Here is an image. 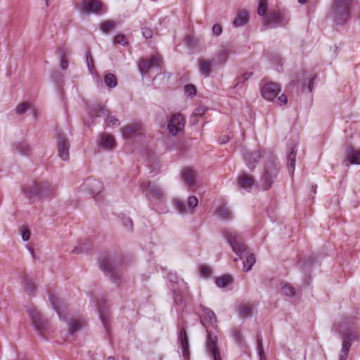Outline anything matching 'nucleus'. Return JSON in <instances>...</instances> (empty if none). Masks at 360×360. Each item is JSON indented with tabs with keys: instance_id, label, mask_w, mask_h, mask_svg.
<instances>
[{
	"instance_id": "obj_25",
	"label": "nucleus",
	"mask_w": 360,
	"mask_h": 360,
	"mask_svg": "<svg viewBox=\"0 0 360 360\" xmlns=\"http://www.w3.org/2000/svg\"><path fill=\"white\" fill-rule=\"evenodd\" d=\"M255 179L252 176L246 173H242L238 178V184L240 188L244 189H250L255 183Z\"/></svg>"
},
{
	"instance_id": "obj_1",
	"label": "nucleus",
	"mask_w": 360,
	"mask_h": 360,
	"mask_svg": "<svg viewBox=\"0 0 360 360\" xmlns=\"http://www.w3.org/2000/svg\"><path fill=\"white\" fill-rule=\"evenodd\" d=\"M200 322L202 326L207 328L210 325H212L217 322L215 314L210 309L205 308L203 309V314L200 317ZM206 332L207 333V338L205 347L207 354L210 356L213 360H221L217 336L212 335L208 329H206Z\"/></svg>"
},
{
	"instance_id": "obj_56",
	"label": "nucleus",
	"mask_w": 360,
	"mask_h": 360,
	"mask_svg": "<svg viewBox=\"0 0 360 360\" xmlns=\"http://www.w3.org/2000/svg\"><path fill=\"white\" fill-rule=\"evenodd\" d=\"M60 66H61L62 69H63V70H66L68 68V62L65 58H62L61 62H60Z\"/></svg>"
},
{
	"instance_id": "obj_58",
	"label": "nucleus",
	"mask_w": 360,
	"mask_h": 360,
	"mask_svg": "<svg viewBox=\"0 0 360 360\" xmlns=\"http://www.w3.org/2000/svg\"><path fill=\"white\" fill-rule=\"evenodd\" d=\"M316 75H314L311 77V79H310V81H309V84H308V89H309V91H312V90H313V84H314V81L316 79Z\"/></svg>"
},
{
	"instance_id": "obj_39",
	"label": "nucleus",
	"mask_w": 360,
	"mask_h": 360,
	"mask_svg": "<svg viewBox=\"0 0 360 360\" xmlns=\"http://www.w3.org/2000/svg\"><path fill=\"white\" fill-rule=\"evenodd\" d=\"M146 22H141V30L143 37L146 39H151L153 37L154 31L151 28L145 26Z\"/></svg>"
},
{
	"instance_id": "obj_43",
	"label": "nucleus",
	"mask_w": 360,
	"mask_h": 360,
	"mask_svg": "<svg viewBox=\"0 0 360 360\" xmlns=\"http://www.w3.org/2000/svg\"><path fill=\"white\" fill-rule=\"evenodd\" d=\"M114 27H115V22L111 20H107V21L103 22L101 24V30L105 33H108L110 30L113 29Z\"/></svg>"
},
{
	"instance_id": "obj_42",
	"label": "nucleus",
	"mask_w": 360,
	"mask_h": 360,
	"mask_svg": "<svg viewBox=\"0 0 360 360\" xmlns=\"http://www.w3.org/2000/svg\"><path fill=\"white\" fill-rule=\"evenodd\" d=\"M98 310L100 315V319L102 321V323L105 328L106 329V331L108 333V314H105L104 311H102L101 307L98 305Z\"/></svg>"
},
{
	"instance_id": "obj_16",
	"label": "nucleus",
	"mask_w": 360,
	"mask_h": 360,
	"mask_svg": "<svg viewBox=\"0 0 360 360\" xmlns=\"http://www.w3.org/2000/svg\"><path fill=\"white\" fill-rule=\"evenodd\" d=\"M283 13L280 11H270L264 18V23L272 25H283L287 23Z\"/></svg>"
},
{
	"instance_id": "obj_9",
	"label": "nucleus",
	"mask_w": 360,
	"mask_h": 360,
	"mask_svg": "<svg viewBox=\"0 0 360 360\" xmlns=\"http://www.w3.org/2000/svg\"><path fill=\"white\" fill-rule=\"evenodd\" d=\"M99 266L104 272L110 274L113 281H116L120 278L118 275L120 266L111 258L108 257V256H103L101 257Z\"/></svg>"
},
{
	"instance_id": "obj_12",
	"label": "nucleus",
	"mask_w": 360,
	"mask_h": 360,
	"mask_svg": "<svg viewBox=\"0 0 360 360\" xmlns=\"http://www.w3.org/2000/svg\"><path fill=\"white\" fill-rule=\"evenodd\" d=\"M57 146L60 158L63 160H68L69 158L70 143L65 135L61 131H58Z\"/></svg>"
},
{
	"instance_id": "obj_8",
	"label": "nucleus",
	"mask_w": 360,
	"mask_h": 360,
	"mask_svg": "<svg viewBox=\"0 0 360 360\" xmlns=\"http://www.w3.org/2000/svg\"><path fill=\"white\" fill-rule=\"evenodd\" d=\"M277 173L278 169L274 161H270L266 164L264 171L261 177L262 186L264 190H268L271 188L277 176Z\"/></svg>"
},
{
	"instance_id": "obj_5",
	"label": "nucleus",
	"mask_w": 360,
	"mask_h": 360,
	"mask_svg": "<svg viewBox=\"0 0 360 360\" xmlns=\"http://www.w3.org/2000/svg\"><path fill=\"white\" fill-rule=\"evenodd\" d=\"M335 330L342 335V340H348L352 344L353 341L358 340L359 333L356 326V320L353 318L345 319L341 329L334 326Z\"/></svg>"
},
{
	"instance_id": "obj_34",
	"label": "nucleus",
	"mask_w": 360,
	"mask_h": 360,
	"mask_svg": "<svg viewBox=\"0 0 360 360\" xmlns=\"http://www.w3.org/2000/svg\"><path fill=\"white\" fill-rule=\"evenodd\" d=\"M252 307L249 304H241L238 307V314L240 317L245 318L251 316Z\"/></svg>"
},
{
	"instance_id": "obj_52",
	"label": "nucleus",
	"mask_w": 360,
	"mask_h": 360,
	"mask_svg": "<svg viewBox=\"0 0 360 360\" xmlns=\"http://www.w3.org/2000/svg\"><path fill=\"white\" fill-rule=\"evenodd\" d=\"M233 337L236 340V341L238 342V343H242L243 342V335L241 334V333L238 330H235L233 332Z\"/></svg>"
},
{
	"instance_id": "obj_40",
	"label": "nucleus",
	"mask_w": 360,
	"mask_h": 360,
	"mask_svg": "<svg viewBox=\"0 0 360 360\" xmlns=\"http://www.w3.org/2000/svg\"><path fill=\"white\" fill-rule=\"evenodd\" d=\"M281 293L286 296H293L295 295V290L291 285L285 283L282 286Z\"/></svg>"
},
{
	"instance_id": "obj_15",
	"label": "nucleus",
	"mask_w": 360,
	"mask_h": 360,
	"mask_svg": "<svg viewBox=\"0 0 360 360\" xmlns=\"http://www.w3.org/2000/svg\"><path fill=\"white\" fill-rule=\"evenodd\" d=\"M160 61H162V58L160 56H153L150 59H141L138 67L141 75L147 74L151 68L158 67Z\"/></svg>"
},
{
	"instance_id": "obj_31",
	"label": "nucleus",
	"mask_w": 360,
	"mask_h": 360,
	"mask_svg": "<svg viewBox=\"0 0 360 360\" xmlns=\"http://www.w3.org/2000/svg\"><path fill=\"white\" fill-rule=\"evenodd\" d=\"M297 150L295 147L292 148L290 152L288 155V167L289 172L292 174L295 170V158Z\"/></svg>"
},
{
	"instance_id": "obj_44",
	"label": "nucleus",
	"mask_w": 360,
	"mask_h": 360,
	"mask_svg": "<svg viewBox=\"0 0 360 360\" xmlns=\"http://www.w3.org/2000/svg\"><path fill=\"white\" fill-rule=\"evenodd\" d=\"M268 0H259V6L257 8V13L259 15H264L266 11L268 4Z\"/></svg>"
},
{
	"instance_id": "obj_19",
	"label": "nucleus",
	"mask_w": 360,
	"mask_h": 360,
	"mask_svg": "<svg viewBox=\"0 0 360 360\" xmlns=\"http://www.w3.org/2000/svg\"><path fill=\"white\" fill-rule=\"evenodd\" d=\"M146 195L154 200H161L165 197L163 190L157 184L148 182L146 190Z\"/></svg>"
},
{
	"instance_id": "obj_61",
	"label": "nucleus",
	"mask_w": 360,
	"mask_h": 360,
	"mask_svg": "<svg viewBox=\"0 0 360 360\" xmlns=\"http://www.w3.org/2000/svg\"><path fill=\"white\" fill-rule=\"evenodd\" d=\"M108 360H115V358L113 356H109L108 358Z\"/></svg>"
},
{
	"instance_id": "obj_37",
	"label": "nucleus",
	"mask_w": 360,
	"mask_h": 360,
	"mask_svg": "<svg viewBox=\"0 0 360 360\" xmlns=\"http://www.w3.org/2000/svg\"><path fill=\"white\" fill-rule=\"evenodd\" d=\"M255 263V257L253 254L249 255L246 259L243 262V269L245 271H248L252 269V266Z\"/></svg>"
},
{
	"instance_id": "obj_53",
	"label": "nucleus",
	"mask_w": 360,
	"mask_h": 360,
	"mask_svg": "<svg viewBox=\"0 0 360 360\" xmlns=\"http://www.w3.org/2000/svg\"><path fill=\"white\" fill-rule=\"evenodd\" d=\"M30 232L28 229H24L22 232V238L23 240L27 241L30 239Z\"/></svg>"
},
{
	"instance_id": "obj_51",
	"label": "nucleus",
	"mask_w": 360,
	"mask_h": 360,
	"mask_svg": "<svg viewBox=\"0 0 360 360\" xmlns=\"http://www.w3.org/2000/svg\"><path fill=\"white\" fill-rule=\"evenodd\" d=\"M222 32V27L219 24H215L212 27V32L215 36H219Z\"/></svg>"
},
{
	"instance_id": "obj_36",
	"label": "nucleus",
	"mask_w": 360,
	"mask_h": 360,
	"mask_svg": "<svg viewBox=\"0 0 360 360\" xmlns=\"http://www.w3.org/2000/svg\"><path fill=\"white\" fill-rule=\"evenodd\" d=\"M232 282V279L230 276L224 275L221 277H218L216 278L215 283L218 287L224 288L228 284Z\"/></svg>"
},
{
	"instance_id": "obj_48",
	"label": "nucleus",
	"mask_w": 360,
	"mask_h": 360,
	"mask_svg": "<svg viewBox=\"0 0 360 360\" xmlns=\"http://www.w3.org/2000/svg\"><path fill=\"white\" fill-rule=\"evenodd\" d=\"M185 93L187 96H193L196 94L195 86L193 84H187L184 87Z\"/></svg>"
},
{
	"instance_id": "obj_10",
	"label": "nucleus",
	"mask_w": 360,
	"mask_h": 360,
	"mask_svg": "<svg viewBox=\"0 0 360 360\" xmlns=\"http://www.w3.org/2000/svg\"><path fill=\"white\" fill-rule=\"evenodd\" d=\"M77 8L81 13L86 15L102 13V4L98 0H83Z\"/></svg>"
},
{
	"instance_id": "obj_2",
	"label": "nucleus",
	"mask_w": 360,
	"mask_h": 360,
	"mask_svg": "<svg viewBox=\"0 0 360 360\" xmlns=\"http://www.w3.org/2000/svg\"><path fill=\"white\" fill-rule=\"evenodd\" d=\"M56 186L48 182L34 183L22 189L24 195L29 199L37 198L38 199H46L52 198L56 192Z\"/></svg>"
},
{
	"instance_id": "obj_20",
	"label": "nucleus",
	"mask_w": 360,
	"mask_h": 360,
	"mask_svg": "<svg viewBox=\"0 0 360 360\" xmlns=\"http://www.w3.org/2000/svg\"><path fill=\"white\" fill-rule=\"evenodd\" d=\"M93 111L98 117L101 115L106 116L105 122L108 123V124H112V126L120 124L119 120L115 117L110 116L108 109H106L105 107L97 105L94 108Z\"/></svg>"
},
{
	"instance_id": "obj_63",
	"label": "nucleus",
	"mask_w": 360,
	"mask_h": 360,
	"mask_svg": "<svg viewBox=\"0 0 360 360\" xmlns=\"http://www.w3.org/2000/svg\"><path fill=\"white\" fill-rule=\"evenodd\" d=\"M146 184H145V183H144V184H142V187L143 188V186H146Z\"/></svg>"
},
{
	"instance_id": "obj_17",
	"label": "nucleus",
	"mask_w": 360,
	"mask_h": 360,
	"mask_svg": "<svg viewBox=\"0 0 360 360\" xmlns=\"http://www.w3.org/2000/svg\"><path fill=\"white\" fill-rule=\"evenodd\" d=\"M142 125L140 123H133L121 129L122 136L126 139L134 138L141 134Z\"/></svg>"
},
{
	"instance_id": "obj_26",
	"label": "nucleus",
	"mask_w": 360,
	"mask_h": 360,
	"mask_svg": "<svg viewBox=\"0 0 360 360\" xmlns=\"http://www.w3.org/2000/svg\"><path fill=\"white\" fill-rule=\"evenodd\" d=\"M180 342L183 356H184V358L188 359L190 355L188 338L187 333L184 328H181L180 331Z\"/></svg>"
},
{
	"instance_id": "obj_11",
	"label": "nucleus",
	"mask_w": 360,
	"mask_h": 360,
	"mask_svg": "<svg viewBox=\"0 0 360 360\" xmlns=\"http://www.w3.org/2000/svg\"><path fill=\"white\" fill-rule=\"evenodd\" d=\"M184 125L185 121L183 115L180 113H175L172 115L169 120L167 128L169 133L175 136L184 129Z\"/></svg>"
},
{
	"instance_id": "obj_49",
	"label": "nucleus",
	"mask_w": 360,
	"mask_h": 360,
	"mask_svg": "<svg viewBox=\"0 0 360 360\" xmlns=\"http://www.w3.org/2000/svg\"><path fill=\"white\" fill-rule=\"evenodd\" d=\"M122 224L123 225L129 229H132V226H133V223H132V221L131 219L129 218V217H123L122 218Z\"/></svg>"
},
{
	"instance_id": "obj_30",
	"label": "nucleus",
	"mask_w": 360,
	"mask_h": 360,
	"mask_svg": "<svg viewBox=\"0 0 360 360\" xmlns=\"http://www.w3.org/2000/svg\"><path fill=\"white\" fill-rule=\"evenodd\" d=\"M115 141L110 134H103L101 138L100 145L105 149H112L115 146Z\"/></svg>"
},
{
	"instance_id": "obj_24",
	"label": "nucleus",
	"mask_w": 360,
	"mask_h": 360,
	"mask_svg": "<svg viewBox=\"0 0 360 360\" xmlns=\"http://www.w3.org/2000/svg\"><path fill=\"white\" fill-rule=\"evenodd\" d=\"M22 286L25 292L30 296H34L37 290V286L32 278L25 276L22 280Z\"/></svg>"
},
{
	"instance_id": "obj_54",
	"label": "nucleus",
	"mask_w": 360,
	"mask_h": 360,
	"mask_svg": "<svg viewBox=\"0 0 360 360\" xmlns=\"http://www.w3.org/2000/svg\"><path fill=\"white\" fill-rule=\"evenodd\" d=\"M257 349L259 351V354L261 356L262 353H264L262 349V341L261 338H258L257 340Z\"/></svg>"
},
{
	"instance_id": "obj_28",
	"label": "nucleus",
	"mask_w": 360,
	"mask_h": 360,
	"mask_svg": "<svg viewBox=\"0 0 360 360\" xmlns=\"http://www.w3.org/2000/svg\"><path fill=\"white\" fill-rule=\"evenodd\" d=\"M248 20V13L246 11L242 10L238 12L236 17L233 21V25L236 27H239L245 25Z\"/></svg>"
},
{
	"instance_id": "obj_21",
	"label": "nucleus",
	"mask_w": 360,
	"mask_h": 360,
	"mask_svg": "<svg viewBox=\"0 0 360 360\" xmlns=\"http://www.w3.org/2000/svg\"><path fill=\"white\" fill-rule=\"evenodd\" d=\"M346 160L349 164L360 165V150H356L353 146H348L346 149Z\"/></svg>"
},
{
	"instance_id": "obj_4",
	"label": "nucleus",
	"mask_w": 360,
	"mask_h": 360,
	"mask_svg": "<svg viewBox=\"0 0 360 360\" xmlns=\"http://www.w3.org/2000/svg\"><path fill=\"white\" fill-rule=\"evenodd\" d=\"M281 92V86L279 84L274 82L266 83L262 88V96L269 101L276 102L279 105L287 103L288 98L285 94L278 96Z\"/></svg>"
},
{
	"instance_id": "obj_38",
	"label": "nucleus",
	"mask_w": 360,
	"mask_h": 360,
	"mask_svg": "<svg viewBox=\"0 0 360 360\" xmlns=\"http://www.w3.org/2000/svg\"><path fill=\"white\" fill-rule=\"evenodd\" d=\"M17 149L22 155H29L31 152V149L28 143L25 141H22L16 146Z\"/></svg>"
},
{
	"instance_id": "obj_29",
	"label": "nucleus",
	"mask_w": 360,
	"mask_h": 360,
	"mask_svg": "<svg viewBox=\"0 0 360 360\" xmlns=\"http://www.w3.org/2000/svg\"><path fill=\"white\" fill-rule=\"evenodd\" d=\"M49 298L52 304L53 309L57 312L60 319H65V318L63 317V312H62V310L60 307V300L58 297V296L56 295H55L54 293L49 292Z\"/></svg>"
},
{
	"instance_id": "obj_22",
	"label": "nucleus",
	"mask_w": 360,
	"mask_h": 360,
	"mask_svg": "<svg viewBox=\"0 0 360 360\" xmlns=\"http://www.w3.org/2000/svg\"><path fill=\"white\" fill-rule=\"evenodd\" d=\"M261 153L259 150L248 151L244 154V159L250 169H253L259 162Z\"/></svg>"
},
{
	"instance_id": "obj_7",
	"label": "nucleus",
	"mask_w": 360,
	"mask_h": 360,
	"mask_svg": "<svg viewBox=\"0 0 360 360\" xmlns=\"http://www.w3.org/2000/svg\"><path fill=\"white\" fill-rule=\"evenodd\" d=\"M224 237L233 251L241 259L243 254L247 251V246L243 243L241 236L236 231H226L224 232Z\"/></svg>"
},
{
	"instance_id": "obj_57",
	"label": "nucleus",
	"mask_w": 360,
	"mask_h": 360,
	"mask_svg": "<svg viewBox=\"0 0 360 360\" xmlns=\"http://www.w3.org/2000/svg\"><path fill=\"white\" fill-rule=\"evenodd\" d=\"M252 73H245V74H243V75H241L238 78L239 82H243V81L247 80L250 77V75H252Z\"/></svg>"
},
{
	"instance_id": "obj_3",
	"label": "nucleus",
	"mask_w": 360,
	"mask_h": 360,
	"mask_svg": "<svg viewBox=\"0 0 360 360\" xmlns=\"http://www.w3.org/2000/svg\"><path fill=\"white\" fill-rule=\"evenodd\" d=\"M352 1L334 0L331 7V15L337 25H342L348 20Z\"/></svg>"
},
{
	"instance_id": "obj_27",
	"label": "nucleus",
	"mask_w": 360,
	"mask_h": 360,
	"mask_svg": "<svg viewBox=\"0 0 360 360\" xmlns=\"http://www.w3.org/2000/svg\"><path fill=\"white\" fill-rule=\"evenodd\" d=\"M231 53V48L229 46H222L221 49L218 51L214 60L215 64L223 65L226 63L228 56Z\"/></svg>"
},
{
	"instance_id": "obj_45",
	"label": "nucleus",
	"mask_w": 360,
	"mask_h": 360,
	"mask_svg": "<svg viewBox=\"0 0 360 360\" xmlns=\"http://www.w3.org/2000/svg\"><path fill=\"white\" fill-rule=\"evenodd\" d=\"M86 65H87V67L89 68L90 73L93 74L95 68H94V60H93L92 56L89 52H88V53L86 54Z\"/></svg>"
},
{
	"instance_id": "obj_59",
	"label": "nucleus",
	"mask_w": 360,
	"mask_h": 360,
	"mask_svg": "<svg viewBox=\"0 0 360 360\" xmlns=\"http://www.w3.org/2000/svg\"><path fill=\"white\" fill-rule=\"evenodd\" d=\"M229 141V137L227 136H223L219 138V142L221 143V144H224L226 143L227 141Z\"/></svg>"
},
{
	"instance_id": "obj_35",
	"label": "nucleus",
	"mask_w": 360,
	"mask_h": 360,
	"mask_svg": "<svg viewBox=\"0 0 360 360\" xmlns=\"http://www.w3.org/2000/svg\"><path fill=\"white\" fill-rule=\"evenodd\" d=\"M105 84L109 88H114L117 86V78L115 75L112 73H107L104 76Z\"/></svg>"
},
{
	"instance_id": "obj_23",
	"label": "nucleus",
	"mask_w": 360,
	"mask_h": 360,
	"mask_svg": "<svg viewBox=\"0 0 360 360\" xmlns=\"http://www.w3.org/2000/svg\"><path fill=\"white\" fill-rule=\"evenodd\" d=\"M84 186L91 194H98L103 188L102 184L94 179L89 178L84 182Z\"/></svg>"
},
{
	"instance_id": "obj_13",
	"label": "nucleus",
	"mask_w": 360,
	"mask_h": 360,
	"mask_svg": "<svg viewBox=\"0 0 360 360\" xmlns=\"http://www.w3.org/2000/svg\"><path fill=\"white\" fill-rule=\"evenodd\" d=\"M181 178L184 184L194 190L197 184L198 174L192 167H186L181 171Z\"/></svg>"
},
{
	"instance_id": "obj_6",
	"label": "nucleus",
	"mask_w": 360,
	"mask_h": 360,
	"mask_svg": "<svg viewBox=\"0 0 360 360\" xmlns=\"http://www.w3.org/2000/svg\"><path fill=\"white\" fill-rule=\"evenodd\" d=\"M26 311L37 332L42 335L43 333L50 329L51 326L49 320L44 317L35 307H27Z\"/></svg>"
},
{
	"instance_id": "obj_62",
	"label": "nucleus",
	"mask_w": 360,
	"mask_h": 360,
	"mask_svg": "<svg viewBox=\"0 0 360 360\" xmlns=\"http://www.w3.org/2000/svg\"><path fill=\"white\" fill-rule=\"evenodd\" d=\"M72 252H77V253H78V250H76V249L73 250V251H72Z\"/></svg>"
},
{
	"instance_id": "obj_60",
	"label": "nucleus",
	"mask_w": 360,
	"mask_h": 360,
	"mask_svg": "<svg viewBox=\"0 0 360 360\" xmlns=\"http://www.w3.org/2000/svg\"><path fill=\"white\" fill-rule=\"evenodd\" d=\"M297 1L300 4H304L307 1V0H297Z\"/></svg>"
},
{
	"instance_id": "obj_64",
	"label": "nucleus",
	"mask_w": 360,
	"mask_h": 360,
	"mask_svg": "<svg viewBox=\"0 0 360 360\" xmlns=\"http://www.w3.org/2000/svg\"><path fill=\"white\" fill-rule=\"evenodd\" d=\"M49 1V0H46V5H48V1Z\"/></svg>"
},
{
	"instance_id": "obj_46",
	"label": "nucleus",
	"mask_w": 360,
	"mask_h": 360,
	"mask_svg": "<svg viewBox=\"0 0 360 360\" xmlns=\"http://www.w3.org/2000/svg\"><path fill=\"white\" fill-rule=\"evenodd\" d=\"M30 105L27 103H22L17 105L15 108L16 113L22 115L29 109Z\"/></svg>"
},
{
	"instance_id": "obj_14",
	"label": "nucleus",
	"mask_w": 360,
	"mask_h": 360,
	"mask_svg": "<svg viewBox=\"0 0 360 360\" xmlns=\"http://www.w3.org/2000/svg\"><path fill=\"white\" fill-rule=\"evenodd\" d=\"M198 205V200L195 196H190L187 201V206L184 202L181 200H176L174 201V205L176 210L181 214H185L188 212L193 213V209Z\"/></svg>"
},
{
	"instance_id": "obj_50",
	"label": "nucleus",
	"mask_w": 360,
	"mask_h": 360,
	"mask_svg": "<svg viewBox=\"0 0 360 360\" xmlns=\"http://www.w3.org/2000/svg\"><path fill=\"white\" fill-rule=\"evenodd\" d=\"M211 269L209 266H202L200 267V274L205 277H208L211 274Z\"/></svg>"
},
{
	"instance_id": "obj_47",
	"label": "nucleus",
	"mask_w": 360,
	"mask_h": 360,
	"mask_svg": "<svg viewBox=\"0 0 360 360\" xmlns=\"http://www.w3.org/2000/svg\"><path fill=\"white\" fill-rule=\"evenodd\" d=\"M114 43L122 44L123 46L127 44V41L125 36L122 34H117L114 38Z\"/></svg>"
},
{
	"instance_id": "obj_33",
	"label": "nucleus",
	"mask_w": 360,
	"mask_h": 360,
	"mask_svg": "<svg viewBox=\"0 0 360 360\" xmlns=\"http://www.w3.org/2000/svg\"><path fill=\"white\" fill-rule=\"evenodd\" d=\"M84 321L80 320L72 319L69 322V329L68 332L70 335H73V333L80 328H82L84 326Z\"/></svg>"
},
{
	"instance_id": "obj_18",
	"label": "nucleus",
	"mask_w": 360,
	"mask_h": 360,
	"mask_svg": "<svg viewBox=\"0 0 360 360\" xmlns=\"http://www.w3.org/2000/svg\"><path fill=\"white\" fill-rule=\"evenodd\" d=\"M216 64L214 59L210 60L201 58L198 60V70L200 73L205 77L210 75L212 71V66Z\"/></svg>"
},
{
	"instance_id": "obj_55",
	"label": "nucleus",
	"mask_w": 360,
	"mask_h": 360,
	"mask_svg": "<svg viewBox=\"0 0 360 360\" xmlns=\"http://www.w3.org/2000/svg\"><path fill=\"white\" fill-rule=\"evenodd\" d=\"M205 110L202 108H198L195 110V115L202 116L205 114Z\"/></svg>"
},
{
	"instance_id": "obj_41",
	"label": "nucleus",
	"mask_w": 360,
	"mask_h": 360,
	"mask_svg": "<svg viewBox=\"0 0 360 360\" xmlns=\"http://www.w3.org/2000/svg\"><path fill=\"white\" fill-rule=\"evenodd\" d=\"M352 344L349 343V341L348 340H342V354L340 356L341 360L346 359L347 356L348 351L349 350L351 347Z\"/></svg>"
},
{
	"instance_id": "obj_32",
	"label": "nucleus",
	"mask_w": 360,
	"mask_h": 360,
	"mask_svg": "<svg viewBox=\"0 0 360 360\" xmlns=\"http://www.w3.org/2000/svg\"><path fill=\"white\" fill-rule=\"evenodd\" d=\"M216 214L219 219L224 220H228L232 217L231 211L225 205L219 207L216 212Z\"/></svg>"
}]
</instances>
